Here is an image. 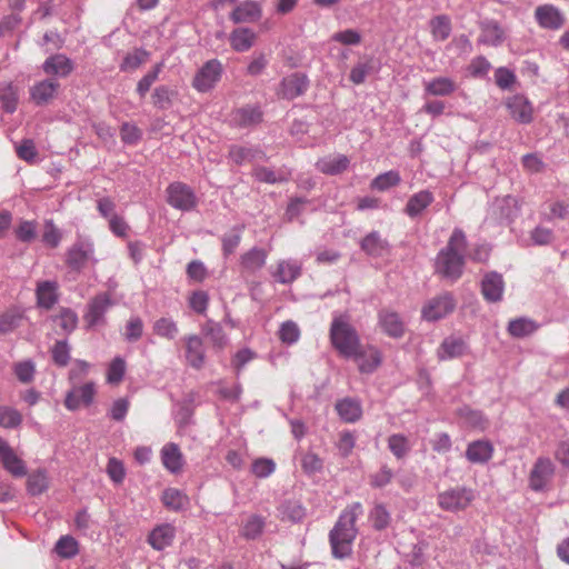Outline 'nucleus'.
<instances>
[{"instance_id": "1", "label": "nucleus", "mask_w": 569, "mask_h": 569, "mask_svg": "<svg viewBox=\"0 0 569 569\" xmlns=\"http://www.w3.org/2000/svg\"><path fill=\"white\" fill-rule=\"evenodd\" d=\"M362 512V505L353 502L340 513L329 532V543L333 558L346 559L351 556L352 545L358 535L356 521Z\"/></svg>"}, {"instance_id": "2", "label": "nucleus", "mask_w": 569, "mask_h": 569, "mask_svg": "<svg viewBox=\"0 0 569 569\" xmlns=\"http://www.w3.org/2000/svg\"><path fill=\"white\" fill-rule=\"evenodd\" d=\"M466 249V234L461 229L456 228L446 247L436 257L435 272L441 278L456 282L463 273Z\"/></svg>"}, {"instance_id": "3", "label": "nucleus", "mask_w": 569, "mask_h": 569, "mask_svg": "<svg viewBox=\"0 0 569 569\" xmlns=\"http://www.w3.org/2000/svg\"><path fill=\"white\" fill-rule=\"evenodd\" d=\"M329 338L332 347L343 358L356 355V350L361 346L360 337L351 325L349 316L343 313L333 315Z\"/></svg>"}, {"instance_id": "4", "label": "nucleus", "mask_w": 569, "mask_h": 569, "mask_svg": "<svg viewBox=\"0 0 569 569\" xmlns=\"http://www.w3.org/2000/svg\"><path fill=\"white\" fill-rule=\"evenodd\" d=\"M456 307L453 295L445 291L426 301L421 308V318L428 322H436L452 313Z\"/></svg>"}, {"instance_id": "5", "label": "nucleus", "mask_w": 569, "mask_h": 569, "mask_svg": "<svg viewBox=\"0 0 569 569\" xmlns=\"http://www.w3.org/2000/svg\"><path fill=\"white\" fill-rule=\"evenodd\" d=\"M519 210L516 198L511 196L496 198L489 204L486 220L497 224H509L518 216Z\"/></svg>"}, {"instance_id": "6", "label": "nucleus", "mask_w": 569, "mask_h": 569, "mask_svg": "<svg viewBox=\"0 0 569 569\" xmlns=\"http://www.w3.org/2000/svg\"><path fill=\"white\" fill-rule=\"evenodd\" d=\"M223 73L222 63L218 59H211L196 72L192 87L200 93L211 91L221 80Z\"/></svg>"}, {"instance_id": "7", "label": "nucleus", "mask_w": 569, "mask_h": 569, "mask_svg": "<svg viewBox=\"0 0 569 569\" xmlns=\"http://www.w3.org/2000/svg\"><path fill=\"white\" fill-rule=\"evenodd\" d=\"M475 499L473 491L466 487H456L438 495V505L450 512L465 510Z\"/></svg>"}, {"instance_id": "8", "label": "nucleus", "mask_w": 569, "mask_h": 569, "mask_svg": "<svg viewBox=\"0 0 569 569\" xmlns=\"http://www.w3.org/2000/svg\"><path fill=\"white\" fill-rule=\"evenodd\" d=\"M93 256L94 244L92 240L87 237H78L67 252V264L72 270L80 271L88 262L97 261Z\"/></svg>"}, {"instance_id": "9", "label": "nucleus", "mask_w": 569, "mask_h": 569, "mask_svg": "<svg viewBox=\"0 0 569 569\" xmlns=\"http://www.w3.org/2000/svg\"><path fill=\"white\" fill-rule=\"evenodd\" d=\"M168 203L179 210L189 211L197 206L193 190L182 182H173L167 188Z\"/></svg>"}, {"instance_id": "10", "label": "nucleus", "mask_w": 569, "mask_h": 569, "mask_svg": "<svg viewBox=\"0 0 569 569\" xmlns=\"http://www.w3.org/2000/svg\"><path fill=\"white\" fill-rule=\"evenodd\" d=\"M112 305L113 302L109 293L103 292L93 297L88 302L87 312L83 316L87 327L91 329L99 325H104V316Z\"/></svg>"}, {"instance_id": "11", "label": "nucleus", "mask_w": 569, "mask_h": 569, "mask_svg": "<svg viewBox=\"0 0 569 569\" xmlns=\"http://www.w3.org/2000/svg\"><path fill=\"white\" fill-rule=\"evenodd\" d=\"M309 83V79L305 73L293 72L281 79L277 96L281 99L293 100L305 94Z\"/></svg>"}, {"instance_id": "12", "label": "nucleus", "mask_w": 569, "mask_h": 569, "mask_svg": "<svg viewBox=\"0 0 569 569\" xmlns=\"http://www.w3.org/2000/svg\"><path fill=\"white\" fill-rule=\"evenodd\" d=\"M349 359H352L357 365L358 369L361 373L370 375L375 372L382 362V355L373 346H360L358 350H356V355L350 356Z\"/></svg>"}, {"instance_id": "13", "label": "nucleus", "mask_w": 569, "mask_h": 569, "mask_svg": "<svg viewBox=\"0 0 569 569\" xmlns=\"http://www.w3.org/2000/svg\"><path fill=\"white\" fill-rule=\"evenodd\" d=\"M186 362L193 369H201L206 362V349L202 339L188 335L183 339Z\"/></svg>"}, {"instance_id": "14", "label": "nucleus", "mask_w": 569, "mask_h": 569, "mask_svg": "<svg viewBox=\"0 0 569 569\" xmlns=\"http://www.w3.org/2000/svg\"><path fill=\"white\" fill-rule=\"evenodd\" d=\"M96 395V387L93 382L84 383L80 387H73L67 392L64 406L70 411H76L80 406H90Z\"/></svg>"}, {"instance_id": "15", "label": "nucleus", "mask_w": 569, "mask_h": 569, "mask_svg": "<svg viewBox=\"0 0 569 569\" xmlns=\"http://www.w3.org/2000/svg\"><path fill=\"white\" fill-rule=\"evenodd\" d=\"M535 18L543 29L558 30L566 23L563 13L553 4H542L536 8Z\"/></svg>"}, {"instance_id": "16", "label": "nucleus", "mask_w": 569, "mask_h": 569, "mask_svg": "<svg viewBox=\"0 0 569 569\" xmlns=\"http://www.w3.org/2000/svg\"><path fill=\"white\" fill-rule=\"evenodd\" d=\"M555 472V466L549 458L540 457L530 472L529 483L535 491L542 490Z\"/></svg>"}, {"instance_id": "17", "label": "nucleus", "mask_w": 569, "mask_h": 569, "mask_svg": "<svg viewBox=\"0 0 569 569\" xmlns=\"http://www.w3.org/2000/svg\"><path fill=\"white\" fill-rule=\"evenodd\" d=\"M263 112L257 104L244 106L233 110L230 114V123L236 128H250L262 121Z\"/></svg>"}, {"instance_id": "18", "label": "nucleus", "mask_w": 569, "mask_h": 569, "mask_svg": "<svg viewBox=\"0 0 569 569\" xmlns=\"http://www.w3.org/2000/svg\"><path fill=\"white\" fill-rule=\"evenodd\" d=\"M0 461L3 468L13 477H23L27 475V467L22 459H20L14 450L10 447L8 441L0 437Z\"/></svg>"}, {"instance_id": "19", "label": "nucleus", "mask_w": 569, "mask_h": 569, "mask_svg": "<svg viewBox=\"0 0 569 569\" xmlns=\"http://www.w3.org/2000/svg\"><path fill=\"white\" fill-rule=\"evenodd\" d=\"M268 252L263 248L253 247L240 256L239 267L241 274H254L267 262Z\"/></svg>"}, {"instance_id": "20", "label": "nucleus", "mask_w": 569, "mask_h": 569, "mask_svg": "<svg viewBox=\"0 0 569 569\" xmlns=\"http://www.w3.org/2000/svg\"><path fill=\"white\" fill-rule=\"evenodd\" d=\"M457 89V82L446 76H439L423 81V94L426 97H450Z\"/></svg>"}, {"instance_id": "21", "label": "nucleus", "mask_w": 569, "mask_h": 569, "mask_svg": "<svg viewBox=\"0 0 569 569\" xmlns=\"http://www.w3.org/2000/svg\"><path fill=\"white\" fill-rule=\"evenodd\" d=\"M479 27V43L490 47H499L503 43L506 34L498 21L492 19H485L480 21Z\"/></svg>"}, {"instance_id": "22", "label": "nucleus", "mask_w": 569, "mask_h": 569, "mask_svg": "<svg viewBox=\"0 0 569 569\" xmlns=\"http://www.w3.org/2000/svg\"><path fill=\"white\" fill-rule=\"evenodd\" d=\"M36 298L39 308L50 310L59 301V284L56 280L39 281L36 287Z\"/></svg>"}, {"instance_id": "23", "label": "nucleus", "mask_w": 569, "mask_h": 569, "mask_svg": "<svg viewBox=\"0 0 569 569\" xmlns=\"http://www.w3.org/2000/svg\"><path fill=\"white\" fill-rule=\"evenodd\" d=\"M467 343L463 338L451 335L446 337L437 349V358L447 361L460 358L467 352Z\"/></svg>"}, {"instance_id": "24", "label": "nucleus", "mask_w": 569, "mask_h": 569, "mask_svg": "<svg viewBox=\"0 0 569 569\" xmlns=\"http://www.w3.org/2000/svg\"><path fill=\"white\" fill-rule=\"evenodd\" d=\"M505 282L502 276L496 271L485 274L481 281V293L488 302H498L502 299Z\"/></svg>"}, {"instance_id": "25", "label": "nucleus", "mask_w": 569, "mask_h": 569, "mask_svg": "<svg viewBox=\"0 0 569 569\" xmlns=\"http://www.w3.org/2000/svg\"><path fill=\"white\" fill-rule=\"evenodd\" d=\"M506 106L517 122L527 124L532 121L533 108L525 96L516 94L509 98Z\"/></svg>"}, {"instance_id": "26", "label": "nucleus", "mask_w": 569, "mask_h": 569, "mask_svg": "<svg viewBox=\"0 0 569 569\" xmlns=\"http://www.w3.org/2000/svg\"><path fill=\"white\" fill-rule=\"evenodd\" d=\"M379 325L382 331L395 339H399L405 335V322L399 313L391 310H381L378 315Z\"/></svg>"}, {"instance_id": "27", "label": "nucleus", "mask_w": 569, "mask_h": 569, "mask_svg": "<svg viewBox=\"0 0 569 569\" xmlns=\"http://www.w3.org/2000/svg\"><path fill=\"white\" fill-rule=\"evenodd\" d=\"M262 10L257 1L247 0L237 6L230 14L234 23L254 22L261 18Z\"/></svg>"}, {"instance_id": "28", "label": "nucleus", "mask_w": 569, "mask_h": 569, "mask_svg": "<svg viewBox=\"0 0 569 569\" xmlns=\"http://www.w3.org/2000/svg\"><path fill=\"white\" fill-rule=\"evenodd\" d=\"M435 201L433 193L429 190H421L412 194L403 209V212L411 219L419 217Z\"/></svg>"}, {"instance_id": "29", "label": "nucleus", "mask_w": 569, "mask_h": 569, "mask_svg": "<svg viewBox=\"0 0 569 569\" xmlns=\"http://www.w3.org/2000/svg\"><path fill=\"white\" fill-rule=\"evenodd\" d=\"M176 538V528L170 523L157 526L149 535L148 542L156 550L171 546Z\"/></svg>"}, {"instance_id": "30", "label": "nucleus", "mask_w": 569, "mask_h": 569, "mask_svg": "<svg viewBox=\"0 0 569 569\" xmlns=\"http://www.w3.org/2000/svg\"><path fill=\"white\" fill-rule=\"evenodd\" d=\"M493 453V446L488 440H476L468 445L466 458L472 463H486Z\"/></svg>"}, {"instance_id": "31", "label": "nucleus", "mask_w": 569, "mask_h": 569, "mask_svg": "<svg viewBox=\"0 0 569 569\" xmlns=\"http://www.w3.org/2000/svg\"><path fill=\"white\" fill-rule=\"evenodd\" d=\"M349 164L350 160L347 156L335 154L319 159L316 167L325 174L336 176L346 171Z\"/></svg>"}, {"instance_id": "32", "label": "nucleus", "mask_w": 569, "mask_h": 569, "mask_svg": "<svg viewBox=\"0 0 569 569\" xmlns=\"http://www.w3.org/2000/svg\"><path fill=\"white\" fill-rule=\"evenodd\" d=\"M360 248L370 257H381L388 249L389 243L378 231H371L360 241Z\"/></svg>"}, {"instance_id": "33", "label": "nucleus", "mask_w": 569, "mask_h": 569, "mask_svg": "<svg viewBox=\"0 0 569 569\" xmlns=\"http://www.w3.org/2000/svg\"><path fill=\"white\" fill-rule=\"evenodd\" d=\"M161 461L163 467L171 473H178L183 467V457L178 445L170 442L161 449Z\"/></svg>"}, {"instance_id": "34", "label": "nucleus", "mask_w": 569, "mask_h": 569, "mask_svg": "<svg viewBox=\"0 0 569 569\" xmlns=\"http://www.w3.org/2000/svg\"><path fill=\"white\" fill-rule=\"evenodd\" d=\"M42 69L48 74L58 77H67L73 70L72 61L64 54H54L49 57L42 66Z\"/></svg>"}, {"instance_id": "35", "label": "nucleus", "mask_w": 569, "mask_h": 569, "mask_svg": "<svg viewBox=\"0 0 569 569\" xmlns=\"http://www.w3.org/2000/svg\"><path fill=\"white\" fill-rule=\"evenodd\" d=\"M300 274L301 264L291 259L279 261L277 270L273 272L274 279L282 284L293 282Z\"/></svg>"}, {"instance_id": "36", "label": "nucleus", "mask_w": 569, "mask_h": 569, "mask_svg": "<svg viewBox=\"0 0 569 569\" xmlns=\"http://www.w3.org/2000/svg\"><path fill=\"white\" fill-rule=\"evenodd\" d=\"M339 417L349 423L358 421L362 416L361 403L357 399L345 398L336 403Z\"/></svg>"}, {"instance_id": "37", "label": "nucleus", "mask_w": 569, "mask_h": 569, "mask_svg": "<svg viewBox=\"0 0 569 569\" xmlns=\"http://www.w3.org/2000/svg\"><path fill=\"white\" fill-rule=\"evenodd\" d=\"M58 88V81L52 79L42 80L30 89V96L37 104H44L54 97Z\"/></svg>"}, {"instance_id": "38", "label": "nucleus", "mask_w": 569, "mask_h": 569, "mask_svg": "<svg viewBox=\"0 0 569 569\" xmlns=\"http://www.w3.org/2000/svg\"><path fill=\"white\" fill-rule=\"evenodd\" d=\"M229 39L234 51L246 52L253 46L256 33L249 28H237L230 33Z\"/></svg>"}, {"instance_id": "39", "label": "nucleus", "mask_w": 569, "mask_h": 569, "mask_svg": "<svg viewBox=\"0 0 569 569\" xmlns=\"http://www.w3.org/2000/svg\"><path fill=\"white\" fill-rule=\"evenodd\" d=\"M538 327L536 321L526 317H519L509 321L507 330L511 337L520 339L536 332Z\"/></svg>"}, {"instance_id": "40", "label": "nucleus", "mask_w": 569, "mask_h": 569, "mask_svg": "<svg viewBox=\"0 0 569 569\" xmlns=\"http://www.w3.org/2000/svg\"><path fill=\"white\" fill-rule=\"evenodd\" d=\"M252 176L260 182L273 184L288 181L290 179L291 172L284 169L274 171L270 168L259 166L253 169Z\"/></svg>"}, {"instance_id": "41", "label": "nucleus", "mask_w": 569, "mask_h": 569, "mask_svg": "<svg viewBox=\"0 0 569 569\" xmlns=\"http://www.w3.org/2000/svg\"><path fill=\"white\" fill-rule=\"evenodd\" d=\"M388 449L398 459H405L412 449V443L403 433H393L388 437Z\"/></svg>"}, {"instance_id": "42", "label": "nucleus", "mask_w": 569, "mask_h": 569, "mask_svg": "<svg viewBox=\"0 0 569 569\" xmlns=\"http://www.w3.org/2000/svg\"><path fill=\"white\" fill-rule=\"evenodd\" d=\"M162 502L166 508L180 511L188 507L189 498L181 490L176 488H168L162 493Z\"/></svg>"}, {"instance_id": "43", "label": "nucleus", "mask_w": 569, "mask_h": 569, "mask_svg": "<svg viewBox=\"0 0 569 569\" xmlns=\"http://www.w3.org/2000/svg\"><path fill=\"white\" fill-rule=\"evenodd\" d=\"M282 520L300 522L306 516V509L298 500H286L279 507Z\"/></svg>"}, {"instance_id": "44", "label": "nucleus", "mask_w": 569, "mask_h": 569, "mask_svg": "<svg viewBox=\"0 0 569 569\" xmlns=\"http://www.w3.org/2000/svg\"><path fill=\"white\" fill-rule=\"evenodd\" d=\"M430 29L433 40L445 41L450 37L452 27L451 20L446 14H439L430 20Z\"/></svg>"}, {"instance_id": "45", "label": "nucleus", "mask_w": 569, "mask_h": 569, "mask_svg": "<svg viewBox=\"0 0 569 569\" xmlns=\"http://www.w3.org/2000/svg\"><path fill=\"white\" fill-rule=\"evenodd\" d=\"M266 519L259 515H251L242 525L241 536L248 540L257 539L263 532Z\"/></svg>"}, {"instance_id": "46", "label": "nucleus", "mask_w": 569, "mask_h": 569, "mask_svg": "<svg viewBox=\"0 0 569 569\" xmlns=\"http://www.w3.org/2000/svg\"><path fill=\"white\" fill-rule=\"evenodd\" d=\"M49 480L47 471L39 469L28 476L27 489L31 496H39L48 489Z\"/></svg>"}, {"instance_id": "47", "label": "nucleus", "mask_w": 569, "mask_h": 569, "mask_svg": "<svg viewBox=\"0 0 569 569\" xmlns=\"http://www.w3.org/2000/svg\"><path fill=\"white\" fill-rule=\"evenodd\" d=\"M428 548L426 541H419L412 545L411 550L405 553V562L410 566V569H421L426 562L425 551Z\"/></svg>"}, {"instance_id": "48", "label": "nucleus", "mask_w": 569, "mask_h": 569, "mask_svg": "<svg viewBox=\"0 0 569 569\" xmlns=\"http://www.w3.org/2000/svg\"><path fill=\"white\" fill-rule=\"evenodd\" d=\"M18 96L12 83L0 86V108L8 113H13L17 109Z\"/></svg>"}, {"instance_id": "49", "label": "nucleus", "mask_w": 569, "mask_h": 569, "mask_svg": "<svg viewBox=\"0 0 569 569\" xmlns=\"http://www.w3.org/2000/svg\"><path fill=\"white\" fill-rule=\"evenodd\" d=\"M66 335L73 332L78 326V315L70 308H61L59 315L52 317Z\"/></svg>"}, {"instance_id": "50", "label": "nucleus", "mask_w": 569, "mask_h": 569, "mask_svg": "<svg viewBox=\"0 0 569 569\" xmlns=\"http://www.w3.org/2000/svg\"><path fill=\"white\" fill-rule=\"evenodd\" d=\"M258 156H263V152L254 148L231 146L229 149V157L237 164H242L246 161H252L257 159Z\"/></svg>"}, {"instance_id": "51", "label": "nucleus", "mask_w": 569, "mask_h": 569, "mask_svg": "<svg viewBox=\"0 0 569 569\" xmlns=\"http://www.w3.org/2000/svg\"><path fill=\"white\" fill-rule=\"evenodd\" d=\"M204 336L209 337L217 348H223L227 345V336L220 323L209 320L202 327Z\"/></svg>"}, {"instance_id": "52", "label": "nucleus", "mask_w": 569, "mask_h": 569, "mask_svg": "<svg viewBox=\"0 0 569 569\" xmlns=\"http://www.w3.org/2000/svg\"><path fill=\"white\" fill-rule=\"evenodd\" d=\"M401 177L398 171L390 170L378 174L371 182V188L378 191H386L391 187L398 186Z\"/></svg>"}, {"instance_id": "53", "label": "nucleus", "mask_w": 569, "mask_h": 569, "mask_svg": "<svg viewBox=\"0 0 569 569\" xmlns=\"http://www.w3.org/2000/svg\"><path fill=\"white\" fill-rule=\"evenodd\" d=\"M153 330L154 333L158 335L159 337L169 340L174 339L179 333L177 322L171 318L166 317H162L154 322Z\"/></svg>"}, {"instance_id": "54", "label": "nucleus", "mask_w": 569, "mask_h": 569, "mask_svg": "<svg viewBox=\"0 0 569 569\" xmlns=\"http://www.w3.org/2000/svg\"><path fill=\"white\" fill-rule=\"evenodd\" d=\"M22 423L21 413L9 406H0V427L4 429H14Z\"/></svg>"}, {"instance_id": "55", "label": "nucleus", "mask_w": 569, "mask_h": 569, "mask_svg": "<svg viewBox=\"0 0 569 569\" xmlns=\"http://www.w3.org/2000/svg\"><path fill=\"white\" fill-rule=\"evenodd\" d=\"M369 519L376 530H383L390 525L391 516L382 503H377L369 513Z\"/></svg>"}, {"instance_id": "56", "label": "nucleus", "mask_w": 569, "mask_h": 569, "mask_svg": "<svg viewBox=\"0 0 569 569\" xmlns=\"http://www.w3.org/2000/svg\"><path fill=\"white\" fill-rule=\"evenodd\" d=\"M57 555L63 559L74 557L79 552L78 542L71 536H62L56 543Z\"/></svg>"}, {"instance_id": "57", "label": "nucleus", "mask_w": 569, "mask_h": 569, "mask_svg": "<svg viewBox=\"0 0 569 569\" xmlns=\"http://www.w3.org/2000/svg\"><path fill=\"white\" fill-rule=\"evenodd\" d=\"M375 69V61L372 58H367L366 61L358 62L350 71L349 79L355 84L365 82L367 76Z\"/></svg>"}, {"instance_id": "58", "label": "nucleus", "mask_w": 569, "mask_h": 569, "mask_svg": "<svg viewBox=\"0 0 569 569\" xmlns=\"http://www.w3.org/2000/svg\"><path fill=\"white\" fill-rule=\"evenodd\" d=\"M163 62L157 63L148 73H146L137 84V93L140 98H144L151 86L158 80L162 71Z\"/></svg>"}, {"instance_id": "59", "label": "nucleus", "mask_w": 569, "mask_h": 569, "mask_svg": "<svg viewBox=\"0 0 569 569\" xmlns=\"http://www.w3.org/2000/svg\"><path fill=\"white\" fill-rule=\"evenodd\" d=\"M149 53L143 49H136L128 53L120 63V70L123 72L133 71L146 62Z\"/></svg>"}, {"instance_id": "60", "label": "nucleus", "mask_w": 569, "mask_h": 569, "mask_svg": "<svg viewBox=\"0 0 569 569\" xmlns=\"http://www.w3.org/2000/svg\"><path fill=\"white\" fill-rule=\"evenodd\" d=\"M242 229L234 227L231 231L224 233L221 238L222 252L224 257L232 254L241 242Z\"/></svg>"}, {"instance_id": "61", "label": "nucleus", "mask_w": 569, "mask_h": 569, "mask_svg": "<svg viewBox=\"0 0 569 569\" xmlns=\"http://www.w3.org/2000/svg\"><path fill=\"white\" fill-rule=\"evenodd\" d=\"M458 415L469 427L480 429H485L486 427V419L478 410H473L466 406L459 409Z\"/></svg>"}, {"instance_id": "62", "label": "nucleus", "mask_w": 569, "mask_h": 569, "mask_svg": "<svg viewBox=\"0 0 569 569\" xmlns=\"http://www.w3.org/2000/svg\"><path fill=\"white\" fill-rule=\"evenodd\" d=\"M51 357L57 366L66 367L70 361V347L68 341H57L51 349Z\"/></svg>"}, {"instance_id": "63", "label": "nucleus", "mask_w": 569, "mask_h": 569, "mask_svg": "<svg viewBox=\"0 0 569 569\" xmlns=\"http://www.w3.org/2000/svg\"><path fill=\"white\" fill-rule=\"evenodd\" d=\"M174 91L168 86H159L152 92V103L158 109H168Z\"/></svg>"}, {"instance_id": "64", "label": "nucleus", "mask_w": 569, "mask_h": 569, "mask_svg": "<svg viewBox=\"0 0 569 569\" xmlns=\"http://www.w3.org/2000/svg\"><path fill=\"white\" fill-rule=\"evenodd\" d=\"M143 335V321L140 317H131L124 330V339L129 342H136L141 339Z\"/></svg>"}]
</instances>
